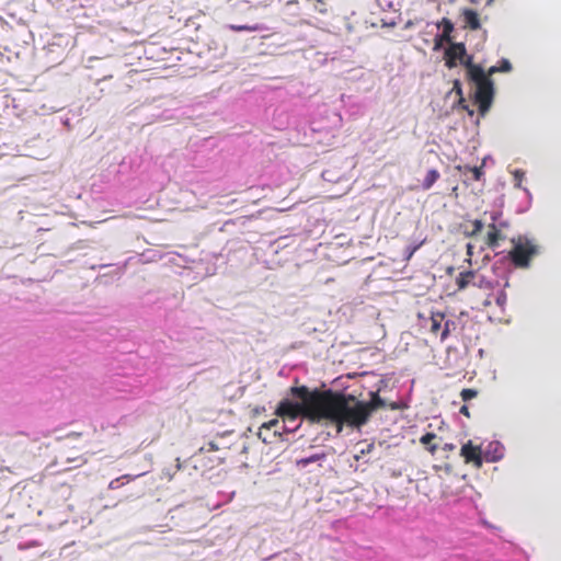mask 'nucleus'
<instances>
[{
    "label": "nucleus",
    "instance_id": "nucleus-1",
    "mask_svg": "<svg viewBox=\"0 0 561 561\" xmlns=\"http://www.w3.org/2000/svg\"><path fill=\"white\" fill-rule=\"evenodd\" d=\"M289 393L300 402L282 400L275 410L278 417L295 421L301 416L311 423L332 425L337 434L344 426L362 428L376 410L386 407L377 391L369 393V401H362L353 394L331 389L310 390L307 386L290 387Z\"/></svg>",
    "mask_w": 561,
    "mask_h": 561
},
{
    "label": "nucleus",
    "instance_id": "nucleus-2",
    "mask_svg": "<svg viewBox=\"0 0 561 561\" xmlns=\"http://www.w3.org/2000/svg\"><path fill=\"white\" fill-rule=\"evenodd\" d=\"M465 67L467 68L468 79L476 84L474 101L479 105V112L484 115L493 102V82L481 66L472 62V57L467 59Z\"/></svg>",
    "mask_w": 561,
    "mask_h": 561
},
{
    "label": "nucleus",
    "instance_id": "nucleus-3",
    "mask_svg": "<svg viewBox=\"0 0 561 561\" xmlns=\"http://www.w3.org/2000/svg\"><path fill=\"white\" fill-rule=\"evenodd\" d=\"M513 248L508 257L515 267L528 268L531 260L540 253V245L533 239L518 236L512 239Z\"/></svg>",
    "mask_w": 561,
    "mask_h": 561
},
{
    "label": "nucleus",
    "instance_id": "nucleus-4",
    "mask_svg": "<svg viewBox=\"0 0 561 561\" xmlns=\"http://www.w3.org/2000/svg\"><path fill=\"white\" fill-rule=\"evenodd\" d=\"M469 57L462 43H450L449 47L445 50V65L451 69L457 66V60H459L465 66Z\"/></svg>",
    "mask_w": 561,
    "mask_h": 561
},
{
    "label": "nucleus",
    "instance_id": "nucleus-5",
    "mask_svg": "<svg viewBox=\"0 0 561 561\" xmlns=\"http://www.w3.org/2000/svg\"><path fill=\"white\" fill-rule=\"evenodd\" d=\"M502 216L500 211H494L491 214V222L488 224V234L485 237V244L490 249H495L499 247L500 241L505 239V236L502 233L500 228L497 227V219Z\"/></svg>",
    "mask_w": 561,
    "mask_h": 561
},
{
    "label": "nucleus",
    "instance_id": "nucleus-6",
    "mask_svg": "<svg viewBox=\"0 0 561 561\" xmlns=\"http://www.w3.org/2000/svg\"><path fill=\"white\" fill-rule=\"evenodd\" d=\"M460 456L466 463H471L476 468H481L483 465L481 447L473 445L471 440L461 446Z\"/></svg>",
    "mask_w": 561,
    "mask_h": 561
},
{
    "label": "nucleus",
    "instance_id": "nucleus-7",
    "mask_svg": "<svg viewBox=\"0 0 561 561\" xmlns=\"http://www.w3.org/2000/svg\"><path fill=\"white\" fill-rule=\"evenodd\" d=\"M465 27H468L472 31L479 30L481 27L479 14L472 9H465L462 12Z\"/></svg>",
    "mask_w": 561,
    "mask_h": 561
},
{
    "label": "nucleus",
    "instance_id": "nucleus-8",
    "mask_svg": "<svg viewBox=\"0 0 561 561\" xmlns=\"http://www.w3.org/2000/svg\"><path fill=\"white\" fill-rule=\"evenodd\" d=\"M476 271H465L459 273L455 282L458 290H463L469 286H472Z\"/></svg>",
    "mask_w": 561,
    "mask_h": 561
},
{
    "label": "nucleus",
    "instance_id": "nucleus-9",
    "mask_svg": "<svg viewBox=\"0 0 561 561\" xmlns=\"http://www.w3.org/2000/svg\"><path fill=\"white\" fill-rule=\"evenodd\" d=\"M444 321H445V313L439 312V311H432L431 312V317H430V322H431L430 331H431V333H433L435 335H438V334L440 335L442 325H443Z\"/></svg>",
    "mask_w": 561,
    "mask_h": 561
},
{
    "label": "nucleus",
    "instance_id": "nucleus-10",
    "mask_svg": "<svg viewBox=\"0 0 561 561\" xmlns=\"http://www.w3.org/2000/svg\"><path fill=\"white\" fill-rule=\"evenodd\" d=\"M472 286L485 291H493L494 289L493 283L479 271L474 272Z\"/></svg>",
    "mask_w": 561,
    "mask_h": 561
},
{
    "label": "nucleus",
    "instance_id": "nucleus-11",
    "mask_svg": "<svg viewBox=\"0 0 561 561\" xmlns=\"http://www.w3.org/2000/svg\"><path fill=\"white\" fill-rule=\"evenodd\" d=\"M439 178H440V174L437 170H435V169L428 170L423 182H422V188L424 191L430 190Z\"/></svg>",
    "mask_w": 561,
    "mask_h": 561
},
{
    "label": "nucleus",
    "instance_id": "nucleus-12",
    "mask_svg": "<svg viewBox=\"0 0 561 561\" xmlns=\"http://www.w3.org/2000/svg\"><path fill=\"white\" fill-rule=\"evenodd\" d=\"M436 438V434L435 433H426L424 434L421 438H420V442L422 445L424 446H427V450L434 455L437 450V445L433 444L431 445V443Z\"/></svg>",
    "mask_w": 561,
    "mask_h": 561
},
{
    "label": "nucleus",
    "instance_id": "nucleus-13",
    "mask_svg": "<svg viewBox=\"0 0 561 561\" xmlns=\"http://www.w3.org/2000/svg\"><path fill=\"white\" fill-rule=\"evenodd\" d=\"M277 425H278V420L277 419H273V420H271L268 422L263 423L262 426L260 427L259 433H257L259 438H261L262 442L265 443V444L272 443V439H270L268 437H266L263 434V430H271V428H273V427H275Z\"/></svg>",
    "mask_w": 561,
    "mask_h": 561
},
{
    "label": "nucleus",
    "instance_id": "nucleus-14",
    "mask_svg": "<svg viewBox=\"0 0 561 561\" xmlns=\"http://www.w3.org/2000/svg\"><path fill=\"white\" fill-rule=\"evenodd\" d=\"M453 89L456 91V93H457V94L459 95V98H460V100H459V104L461 105V107H462L465 111H467V112H468V114H469L470 116H472L474 112H473V110H471V108L469 107V105H467V104H466V101H465V99H463V96H462V90H461V84H460V81H459V80H455V81H454V88H453Z\"/></svg>",
    "mask_w": 561,
    "mask_h": 561
},
{
    "label": "nucleus",
    "instance_id": "nucleus-15",
    "mask_svg": "<svg viewBox=\"0 0 561 561\" xmlns=\"http://www.w3.org/2000/svg\"><path fill=\"white\" fill-rule=\"evenodd\" d=\"M511 69V62L507 59H502L500 66H492L485 73L491 77L495 72H508Z\"/></svg>",
    "mask_w": 561,
    "mask_h": 561
},
{
    "label": "nucleus",
    "instance_id": "nucleus-16",
    "mask_svg": "<svg viewBox=\"0 0 561 561\" xmlns=\"http://www.w3.org/2000/svg\"><path fill=\"white\" fill-rule=\"evenodd\" d=\"M506 302H507L506 293L503 289L497 290L496 294L494 295V304L500 309L501 312L504 311Z\"/></svg>",
    "mask_w": 561,
    "mask_h": 561
},
{
    "label": "nucleus",
    "instance_id": "nucleus-17",
    "mask_svg": "<svg viewBox=\"0 0 561 561\" xmlns=\"http://www.w3.org/2000/svg\"><path fill=\"white\" fill-rule=\"evenodd\" d=\"M437 27L443 28V33H445L446 37L451 36V33L454 31V23L449 19L443 18L440 22L437 24Z\"/></svg>",
    "mask_w": 561,
    "mask_h": 561
},
{
    "label": "nucleus",
    "instance_id": "nucleus-18",
    "mask_svg": "<svg viewBox=\"0 0 561 561\" xmlns=\"http://www.w3.org/2000/svg\"><path fill=\"white\" fill-rule=\"evenodd\" d=\"M471 224H472V229L470 231L465 232V234L469 238L478 236L483 229V222L480 219H476Z\"/></svg>",
    "mask_w": 561,
    "mask_h": 561
},
{
    "label": "nucleus",
    "instance_id": "nucleus-19",
    "mask_svg": "<svg viewBox=\"0 0 561 561\" xmlns=\"http://www.w3.org/2000/svg\"><path fill=\"white\" fill-rule=\"evenodd\" d=\"M478 390L466 388L460 391V398L463 402H468L478 397Z\"/></svg>",
    "mask_w": 561,
    "mask_h": 561
},
{
    "label": "nucleus",
    "instance_id": "nucleus-20",
    "mask_svg": "<svg viewBox=\"0 0 561 561\" xmlns=\"http://www.w3.org/2000/svg\"><path fill=\"white\" fill-rule=\"evenodd\" d=\"M456 323L451 320L444 321V328L440 331V341H445L451 331V328L455 329Z\"/></svg>",
    "mask_w": 561,
    "mask_h": 561
},
{
    "label": "nucleus",
    "instance_id": "nucleus-21",
    "mask_svg": "<svg viewBox=\"0 0 561 561\" xmlns=\"http://www.w3.org/2000/svg\"><path fill=\"white\" fill-rule=\"evenodd\" d=\"M324 457H325L324 454H314V455H312L310 457L302 458V459L298 460L297 463L300 465V466L306 467L309 463L316 462L318 460H322Z\"/></svg>",
    "mask_w": 561,
    "mask_h": 561
},
{
    "label": "nucleus",
    "instance_id": "nucleus-22",
    "mask_svg": "<svg viewBox=\"0 0 561 561\" xmlns=\"http://www.w3.org/2000/svg\"><path fill=\"white\" fill-rule=\"evenodd\" d=\"M229 28L234 32H242V31L255 32V31L260 30V27L257 25H234V24L230 25Z\"/></svg>",
    "mask_w": 561,
    "mask_h": 561
},
{
    "label": "nucleus",
    "instance_id": "nucleus-23",
    "mask_svg": "<svg viewBox=\"0 0 561 561\" xmlns=\"http://www.w3.org/2000/svg\"><path fill=\"white\" fill-rule=\"evenodd\" d=\"M465 169L472 173L474 181H480L481 176L483 175L482 167H465Z\"/></svg>",
    "mask_w": 561,
    "mask_h": 561
},
{
    "label": "nucleus",
    "instance_id": "nucleus-24",
    "mask_svg": "<svg viewBox=\"0 0 561 561\" xmlns=\"http://www.w3.org/2000/svg\"><path fill=\"white\" fill-rule=\"evenodd\" d=\"M219 447L215 442H209L206 446L199 448L198 454L203 455L205 453L216 451Z\"/></svg>",
    "mask_w": 561,
    "mask_h": 561
},
{
    "label": "nucleus",
    "instance_id": "nucleus-25",
    "mask_svg": "<svg viewBox=\"0 0 561 561\" xmlns=\"http://www.w3.org/2000/svg\"><path fill=\"white\" fill-rule=\"evenodd\" d=\"M494 302V295L489 294L482 301L481 307L483 309L491 308Z\"/></svg>",
    "mask_w": 561,
    "mask_h": 561
},
{
    "label": "nucleus",
    "instance_id": "nucleus-26",
    "mask_svg": "<svg viewBox=\"0 0 561 561\" xmlns=\"http://www.w3.org/2000/svg\"><path fill=\"white\" fill-rule=\"evenodd\" d=\"M122 479H127V481H130V480H131V477H130L129 474H124L123 477L117 478V479H115V480L111 481V483H110V489H116V488H118V486L121 485V483H119V482H121V480H122Z\"/></svg>",
    "mask_w": 561,
    "mask_h": 561
},
{
    "label": "nucleus",
    "instance_id": "nucleus-27",
    "mask_svg": "<svg viewBox=\"0 0 561 561\" xmlns=\"http://www.w3.org/2000/svg\"><path fill=\"white\" fill-rule=\"evenodd\" d=\"M436 46H439L442 43H451V36H445V33L442 32L440 35H438L435 39Z\"/></svg>",
    "mask_w": 561,
    "mask_h": 561
},
{
    "label": "nucleus",
    "instance_id": "nucleus-28",
    "mask_svg": "<svg viewBox=\"0 0 561 561\" xmlns=\"http://www.w3.org/2000/svg\"><path fill=\"white\" fill-rule=\"evenodd\" d=\"M459 412H460L462 415H465L466 417H468V419L471 416L470 411H469V408H468V405H467V404H463V405L460 408Z\"/></svg>",
    "mask_w": 561,
    "mask_h": 561
},
{
    "label": "nucleus",
    "instance_id": "nucleus-29",
    "mask_svg": "<svg viewBox=\"0 0 561 561\" xmlns=\"http://www.w3.org/2000/svg\"><path fill=\"white\" fill-rule=\"evenodd\" d=\"M497 227L503 232L504 229L508 227V222L505 220H501V217L497 219Z\"/></svg>",
    "mask_w": 561,
    "mask_h": 561
},
{
    "label": "nucleus",
    "instance_id": "nucleus-30",
    "mask_svg": "<svg viewBox=\"0 0 561 561\" xmlns=\"http://www.w3.org/2000/svg\"><path fill=\"white\" fill-rule=\"evenodd\" d=\"M420 248V245H415L411 251L409 252V259L413 255V253Z\"/></svg>",
    "mask_w": 561,
    "mask_h": 561
},
{
    "label": "nucleus",
    "instance_id": "nucleus-31",
    "mask_svg": "<svg viewBox=\"0 0 561 561\" xmlns=\"http://www.w3.org/2000/svg\"><path fill=\"white\" fill-rule=\"evenodd\" d=\"M262 411H264V408H260V407H256L253 410L254 414H260Z\"/></svg>",
    "mask_w": 561,
    "mask_h": 561
},
{
    "label": "nucleus",
    "instance_id": "nucleus-32",
    "mask_svg": "<svg viewBox=\"0 0 561 561\" xmlns=\"http://www.w3.org/2000/svg\"><path fill=\"white\" fill-rule=\"evenodd\" d=\"M472 248L473 247L471 244L467 245V253H468V255H472Z\"/></svg>",
    "mask_w": 561,
    "mask_h": 561
},
{
    "label": "nucleus",
    "instance_id": "nucleus-33",
    "mask_svg": "<svg viewBox=\"0 0 561 561\" xmlns=\"http://www.w3.org/2000/svg\"><path fill=\"white\" fill-rule=\"evenodd\" d=\"M444 449L446 450H453L454 449V445L453 444H446Z\"/></svg>",
    "mask_w": 561,
    "mask_h": 561
},
{
    "label": "nucleus",
    "instance_id": "nucleus-34",
    "mask_svg": "<svg viewBox=\"0 0 561 561\" xmlns=\"http://www.w3.org/2000/svg\"><path fill=\"white\" fill-rule=\"evenodd\" d=\"M518 175H520V172H519V171H516V172H515V176L517 178Z\"/></svg>",
    "mask_w": 561,
    "mask_h": 561
}]
</instances>
